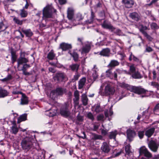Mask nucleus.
Here are the masks:
<instances>
[{
    "mask_svg": "<svg viewBox=\"0 0 159 159\" xmlns=\"http://www.w3.org/2000/svg\"><path fill=\"white\" fill-rule=\"evenodd\" d=\"M153 111L155 114L159 115V103L155 106L153 109Z\"/></svg>",
    "mask_w": 159,
    "mask_h": 159,
    "instance_id": "nucleus-45",
    "label": "nucleus"
},
{
    "mask_svg": "<svg viewBox=\"0 0 159 159\" xmlns=\"http://www.w3.org/2000/svg\"><path fill=\"white\" fill-rule=\"evenodd\" d=\"M81 99L83 104L84 106H86L88 104V98L87 96L85 94H82L81 96Z\"/></svg>",
    "mask_w": 159,
    "mask_h": 159,
    "instance_id": "nucleus-39",
    "label": "nucleus"
},
{
    "mask_svg": "<svg viewBox=\"0 0 159 159\" xmlns=\"http://www.w3.org/2000/svg\"><path fill=\"white\" fill-rule=\"evenodd\" d=\"M120 63L117 60H111L109 64L107 65V67L111 68H114L115 67L118 66Z\"/></svg>",
    "mask_w": 159,
    "mask_h": 159,
    "instance_id": "nucleus-20",
    "label": "nucleus"
},
{
    "mask_svg": "<svg viewBox=\"0 0 159 159\" xmlns=\"http://www.w3.org/2000/svg\"><path fill=\"white\" fill-rule=\"evenodd\" d=\"M33 141L32 138L30 137H26L23 139L21 143L22 148L25 150L29 151L33 146Z\"/></svg>",
    "mask_w": 159,
    "mask_h": 159,
    "instance_id": "nucleus-5",
    "label": "nucleus"
},
{
    "mask_svg": "<svg viewBox=\"0 0 159 159\" xmlns=\"http://www.w3.org/2000/svg\"><path fill=\"white\" fill-rule=\"evenodd\" d=\"M21 94L22 95V97L21 99L20 104L23 105L28 104V97L25 94L23 93Z\"/></svg>",
    "mask_w": 159,
    "mask_h": 159,
    "instance_id": "nucleus-22",
    "label": "nucleus"
},
{
    "mask_svg": "<svg viewBox=\"0 0 159 159\" xmlns=\"http://www.w3.org/2000/svg\"><path fill=\"white\" fill-rule=\"evenodd\" d=\"M97 118L98 120H102L103 119L104 116L103 115L101 114L98 116Z\"/></svg>",
    "mask_w": 159,
    "mask_h": 159,
    "instance_id": "nucleus-63",
    "label": "nucleus"
},
{
    "mask_svg": "<svg viewBox=\"0 0 159 159\" xmlns=\"http://www.w3.org/2000/svg\"><path fill=\"white\" fill-rule=\"evenodd\" d=\"M9 93L6 90L0 88V98H4L8 96Z\"/></svg>",
    "mask_w": 159,
    "mask_h": 159,
    "instance_id": "nucleus-23",
    "label": "nucleus"
},
{
    "mask_svg": "<svg viewBox=\"0 0 159 159\" xmlns=\"http://www.w3.org/2000/svg\"><path fill=\"white\" fill-rule=\"evenodd\" d=\"M139 29L140 32H141L143 35L147 33L145 30H149V29L146 26H144L143 25H140L139 26Z\"/></svg>",
    "mask_w": 159,
    "mask_h": 159,
    "instance_id": "nucleus-29",
    "label": "nucleus"
},
{
    "mask_svg": "<svg viewBox=\"0 0 159 159\" xmlns=\"http://www.w3.org/2000/svg\"><path fill=\"white\" fill-rule=\"evenodd\" d=\"M148 146L150 149L154 152H156L159 147V144L155 141L151 140L148 143Z\"/></svg>",
    "mask_w": 159,
    "mask_h": 159,
    "instance_id": "nucleus-7",
    "label": "nucleus"
},
{
    "mask_svg": "<svg viewBox=\"0 0 159 159\" xmlns=\"http://www.w3.org/2000/svg\"><path fill=\"white\" fill-rule=\"evenodd\" d=\"M144 36H145L149 41H152V37L148 35L147 33L143 34Z\"/></svg>",
    "mask_w": 159,
    "mask_h": 159,
    "instance_id": "nucleus-60",
    "label": "nucleus"
},
{
    "mask_svg": "<svg viewBox=\"0 0 159 159\" xmlns=\"http://www.w3.org/2000/svg\"><path fill=\"white\" fill-rule=\"evenodd\" d=\"M11 54L12 59H16L17 56L16 55V53L15 51L11 50Z\"/></svg>",
    "mask_w": 159,
    "mask_h": 159,
    "instance_id": "nucleus-55",
    "label": "nucleus"
},
{
    "mask_svg": "<svg viewBox=\"0 0 159 159\" xmlns=\"http://www.w3.org/2000/svg\"><path fill=\"white\" fill-rule=\"evenodd\" d=\"M99 70L97 67V66L95 65L93 66V68L92 69V71L93 73H98Z\"/></svg>",
    "mask_w": 159,
    "mask_h": 159,
    "instance_id": "nucleus-57",
    "label": "nucleus"
},
{
    "mask_svg": "<svg viewBox=\"0 0 159 159\" xmlns=\"http://www.w3.org/2000/svg\"><path fill=\"white\" fill-rule=\"evenodd\" d=\"M132 60H133L134 61L138 63H140L141 62L140 60L138 58L135 57L132 54V53L131 52L129 57V60L130 61H131Z\"/></svg>",
    "mask_w": 159,
    "mask_h": 159,
    "instance_id": "nucleus-36",
    "label": "nucleus"
},
{
    "mask_svg": "<svg viewBox=\"0 0 159 159\" xmlns=\"http://www.w3.org/2000/svg\"><path fill=\"white\" fill-rule=\"evenodd\" d=\"M121 87L127 89L131 92L138 94L146 93L148 91L141 88V87H136L124 83H120L119 84Z\"/></svg>",
    "mask_w": 159,
    "mask_h": 159,
    "instance_id": "nucleus-1",
    "label": "nucleus"
},
{
    "mask_svg": "<svg viewBox=\"0 0 159 159\" xmlns=\"http://www.w3.org/2000/svg\"><path fill=\"white\" fill-rule=\"evenodd\" d=\"M17 67L20 65L25 64L29 62V60L27 58L25 57V53H21L20 56L17 60Z\"/></svg>",
    "mask_w": 159,
    "mask_h": 159,
    "instance_id": "nucleus-10",
    "label": "nucleus"
},
{
    "mask_svg": "<svg viewBox=\"0 0 159 159\" xmlns=\"http://www.w3.org/2000/svg\"><path fill=\"white\" fill-rule=\"evenodd\" d=\"M77 121L76 122V124H79L78 122H81L83 121V118L82 116H80L79 114L77 116Z\"/></svg>",
    "mask_w": 159,
    "mask_h": 159,
    "instance_id": "nucleus-52",
    "label": "nucleus"
},
{
    "mask_svg": "<svg viewBox=\"0 0 159 159\" xmlns=\"http://www.w3.org/2000/svg\"><path fill=\"white\" fill-rule=\"evenodd\" d=\"M56 11V10L52 5H47L43 10V20H45L46 22L49 21L48 19L52 18L53 12H55Z\"/></svg>",
    "mask_w": 159,
    "mask_h": 159,
    "instance_id": "nucleus-2",
    "label": "nucleus"
},
{
    "mask_svg": "<svg viewBox=\"0 0 159 159\" xmlns=\"http://www.w3.org/2000/svg\"><path fill=\"white\" fill-rule=\"evenodd\" d=\"M86 81V79L85 77H83L80 80L79 82L78 89H82Z\"/></svg>",
    "mask_w": 159,
    "mask_h": 159,
    "instance_id": "nucleus-27",
    "label": "nucleus"
},
{
    "mask_svg": "<svg viewBox=\"0 0 159 159\" xmlns=\"http://www.w3.org/2000/svg\"><path fill=\"white\" fill-rule=\"evenodd\" d=\"M72 107L71 102H65L61 107L60 110V113L62 116L67 117L70 115V110Z\"/></svg>",
    "mask_w": 159,
    "mask_h": 159,
    "instance_id": "nucleus-4",
    "label": "nucleus"
},
{
    "mask_svg": "<svg viewBox=\"0 0 159 159\" xmlns=\"http://www.w3.org/2000/svg\"><path fill=\"white\" fill-rule=\"evenodd\" d=\"M83 19V17L82 16V15L81 14L78 13L76 15L75 20L76 21H79L80 20H82Z\"/></svg>",
    "mask_w": 159,
    "mask_h": 159,
    "instance_id": "nucleus-49",
    "label": "nucleus"
},
{
    "mask_svg": "<svg viewBox=\"0 0 159 159\" xmlns=\"http://www.w3.org/2000/svg\"><path fill=\"white\" fill-rule=\"evenodd\" d=\"M92 76L93 78V80H95L98 78V73L93 72Z\"/></svg>",
    "mask_w": 159,
    "mask_h": 159,
    "instance_id": "nucleus-61",
    "label": "nucleus"
},
{
    "mask_svg": "<svg viewBox=\"0 0 159 159\" xmlns=\"http://www.w3.org/2000/svg\"><path fill=\"white\" fill-rule=\"evenodd\" d=\"M129 17L133 20L138 21L141 20V16L138 13L134 12L130 13Z\"/></svg>",
    "mask_w": 159,
    "mask_h": 159,
    "instance_id": "nucleus-14",
    "label": "nucleus"
},
{
    "mask_svg": "<svg viewBox=\"0 0 159 159\" xmlns=\"http://www.w3.org/2000/svg\"><path fill=\"white\" fill-rule=\"evenodd\" d=\"M59 48L62 49L63 51H66L71 49L72 48V46L70 44L62 43L60 44Z\"/></svg>",
    "mask_w": 159,
    "mask_h": 159,
    "instance_id": "nucleus-15",
    "label": "nucleus"
},
{
    "mask_svg": "<svg viewBox=\"0 0 159 159\" xmlns=\"http://www.w3.org/2000/svg\"><path fill=\"white\" fill-rule=\"evenodd\" d=\"M93 108L94 109V111L96 113H99L101 111V108L98 104L95 105Z\"/></svg>",
    "mask_w": 159,
    "mask_h": 159,
    "instance_id": "nucleus-47",
    "label": "nucleus"
},
{
    "mask_svg": "<svg viewBox=\"0 0 159 159\" xmlns=\"http://www.w3.org/2000/svg\"><path fill=\"white\" fill-rule=\"evenodd\" d=\"M66 92V89L61 87H58L56 89L52 91L51 93V94L56 95V96H60L62 95Z\"/></svg>",
    "mask_w": 159,
    "mask_h": 159,
    "instance_id": "nucleus-11",
    "label": "nucleus"
},
{
    "mask_svg": "<svg viewBox=\"0 0 159 159\" xmlns=\"http://www.w3.org/2000/svg\"><path fill=\"white\" fill-rule=\"evenodd\" d=\"M30 67V65L29 64H25L23 65L21 69L20 70H22L23 72V74L25 75H31V74L26 71Z\"/></svg>",
    "mask_w": 159,
    "mask_h": 159,
    "instance_id": "nucleus-19",
    "label": "nucleus"
},
{
    "mask_svg": "<svg viewBox=\"0 0 159 159\" xmlns=\"http://www.w3.org/2000/svg\"><path fill=\"white\" fill-rule=\"evenodd\" d=\"M79 96L80 95L79 92L77 90L75 91L74 93V96L75 97V98H80Z\"/></svg>",
    "mask_w": 159,
    "mask_h": 159,
    "instance_id": "nucleus-62",
    "label": "nucleus"
},
{
    "mask_svg": "<svg viewBox=\"0 0 159 159\" xmlns=\"http://www.w3.org/2000/svg\"><path fill=\"white\" fill-rule=\"evenodd\" d=\"M106 76L111 79L114 80V72L112 73L111 69L108 70L106 71Z\"/></svg>",
    "mask_w": 159,
    "mask_h": 159,
    "instance_id": "nucleus-26",
    "label": "nucleus"
},
{
    "mask_svg": "<svg viewBox=\"0 0 159 159\" xmlns=\"http://www.w3.org/2000/svg\"><path fill=\"white\" fill-rule=\"evenodd\" d=\"M122 2L126 8H130L133 6L134 2L133 0H122Z\"/></svg>",
    "mask_w": 159,
    "mask_h": 159,
    "instance_id": "nucleus-18",
    "label": "nucleus"
},
{
    "mask_svg": "<svg viewBox=\"0 0 159 159\" xmlns=\"http://www.w3.org/2000/svg\"><path fill=\"white\" fill-rule=\"evenodd\" d=\"M135 132L134 130L129 129L127 130V137L129 142H131L133 140V139L135 136Z\"/></svg>",
    "mask_w": 159,
    "mask_h": 159,
    "instance_id": "nucleus-13",
    "label": "nucleus"
},
{
    "mask_svg": "<svg viewBox=\"0 0 159 159\" xmlns=\"http://www.w3.org/2000/svg\"><path fill=\"white\" fill-rule=\"evenodd\" d=\"M75 74V75H74L73 79H72L73 80H77L80 75L77 72Z\"/></svg>",
    "mask_w": 159,
    "mask_h": 159,
    "instance_id": "nucleus-59",
    "label": "nucleus"
},
{
    "mask_svg": "<svg viewBox=\"0 0 159 159\" xmlns=\"http://www.w3.org/2000/svg\"><path fill=\"white\" fill-rule=\"evenodd\" d=\"M12 93L14 95L19 94H21L22 93V92L19 91V87H14Z\"/></svg>",
    "mask_w": 159,
    "mask_h": 159,
    "instance_id": "nucleus-37",
    "label": "nucleus"
},
{
    "mask_svg": "<svg viewBox=\"0 0 159 159\" xmlns=\"http://www.w3.org/2000/svg\"><path fill=\"white\" fill-rule=\"evenodd\" d=\"M18 131V129L16 125L12 126L11 127V132L14 134H16Z\"/></svg>",
    "mask_w": 159,
    "mask_h": 159,
    "instance_id": "nucleus-44",
    "label": "nucleus"
},
{
    "mask_svg": "<svg viewBox=\"0 0 159 159\" xmlns=\"http://www.w3.org/2000/svg\"><path fill=\"white\" fill-rule=\"evenodd\" d=\"M91 14L89 19L87 20L85 23L87 24H91L93 22L94 17H95V14L92 9L91 10Z\"/></svg>",
    "mask_w": 159,
    "mask_h": 159,
    "instance_id": "nucleus-21",
    "label": "nucleus"
},
{
    "mask_svg": "<svg viewBox=\"0 0 159 159\" xmlns=\"http://www.w3.org/2000/svg\"><path fill=\"white\" fill-rule=\"evenodd\" d=\"M56 56V54L54 53L53 50H52L48 53L47 58L49 60H53Z\"/></svg>",
    "mask_w": 159,
    "mask_h": 159,
    "instance_id": "nucleus-24",
    "label": "nucleus"
},
{
    "mask_svg": "<svg viewBox=\"0 0 159 159\" xmlns=\"http://www.w3.org/2000/svg\"><path fill=\"white\" fill-rule=\"evenodd\" d=\"M110 49L108 48H107L103 49L100 52H98V53L101 56L108 57L110 56Z\"/></svg>",
    "mask_w": 159,
    "mask_h": 159,
    "instance_id": "nucleus-17",
    "label": "nucleus"
},
{
    "mask_svg": "<svg viewBox=\"0 0 159 159\" xmlns=\"http://www.w3.org/2000/svg\"><path fill=\"white\" fill-rule=\"evenodd\" d=\"M79 99L80 98H75L73 99V100L75 107L78 105L79 103Z\"/></svg>",
    "mask_w": 159,
    "mask_h": 159,
    "instance_id": "nucleus-56",
    "label": "nucleus"
},
{
    "mask_svg": "<svg viewBox=\"0 0 159 159\" xmlns=\"http://www.w3.org/2000/svg\"><path fill=\"white\" fill-rule=\"evenodd\" d=\"M91 42H86L84 46L82 48V52L84 53L89 52L91 49Z\"/></svg>",
    "mask_w": 159,
    "mask_h": 159,
    "instance_id": "nucleus-16",
    "label": "nucleus"
},
{
    "mask_svg": "<svg viewBox=\"0 0 159 159\" xmlns=\"http://www.w3.org/2000/svg\"><path fill=\"white\" fill-rule=\"evenodd\" d=\"M54 80L57 83H60L67 80V77L64 72H59L57 73L53 77Z\"/></svg>",
    "mask_w": 159,
    "mask_h": 159,
    "instance_id": "nucleus-6",
    "label": "nucleus"
},
{
    "mask_svg": "<svg viewBox=\"0 0 159 159\" xmlns=\"http://www.w3.org/2000/svg\"><path fill=\"white\" fill-rule=\"evenodd\" d=\"M13 20L16 23L19 25H21L23 23V20H20L16 17L14 18Z\"/></svg>",
    "mask_w": 159,
    "mask_h": 159,
    "instance_id": "nucleus-48",
    "label": "nucleus"
},
{
    "mask_svg": "<svg viewBox=\"0 0 159 159\" xmlns=\"http://www.w3.org/2000/svg\"><path fill=\"white\" fill-rule=\"evenodd\" d=\"M79 66L78 64H72L69 66V68L72 71L77 72Z\"/></svg>",
    "mask_w": 159,
    "mask_h": 159,
    "instance_id": "nucleus-25",
    "label": "nucleus"
},
{
    "mask_svg": "<svg viewBox=\"0 0 159 159\" xmlns=\"http://www.w3.org/2000/svg\"><path fill=\"white\" fill-rule=\"evenodd\" d=\"M87 117L91 120L92 121H93L94 120V117L93 114L91 112H89L87 115Z\"/></svg>",
    "mask_w": 159,
    "mask_h": 159,
    "instance_id": "nucleus-54",
    "label": "nucleus"
},
{
    "mask_svg": "<svg viewBox=\"0 0 159 159\" xmlns=\"http://www.w3.org/2000/svg\"><path fill=\"white\" fill-rule=\"evenodd\" d=\"M152 29H157L158 28L157 24L155 23H152L151 25Z\"/></svg>",
    "mask_w": 159,
    "mask_h": 159,
    "instance_id": "nucleus-58",
    "label": "nucleus"
},
{
    "mask_svg": "<svg viewBox=\"0 0 159 159\" xmlns=\"http://www.w3.org/2000/svg\"><path fill=\"white\" fill-rule=\"evenodd\" d=\"M118 132L116 130L111 132L109 134V138L110 139H113L115 140L116 136Z\"/></svg>",
    "mask_w": 159,
    "mask_h": 159,
    "instance_id": "nucleus-32",
    "label": "nucleus"
},
{
    "mask_svg": "<svg viewBox=\"0 0 159 159\" xmlns=\"http://www.w3.org/2000/svg\"><path fill=\"white\" fill-rule=\"evenodd\" d=\"M105 84H107L105 86L104 90L105 95H108L110 94H113L115 91L114 88L111 86L110 84L107 82H106Z\"/></svg>",
    "mask_w": 159,
    "mask_h": 159,
    "instance_id": "nucleus-8",
    "label": "nucleus"
},
{
    "mask_svg": "<svg viewBox=\"0 0 159 159\" xmlns=\"http://www.w3.org/2000/svg\"><path fill=\"white\" fill-rule=\"evenodd\" d=\"M22 31L25 34L26 36L27 37H31L33 35L32 32L30 29L23 30Z\"/></svg>",
    "mask_w": 159,
    "mask_h": 159,
    "instance_id": "nucleus-34",
    "label": "nucleus"
},
{
    "mask_svg": "<svg viewBox=\"0 0 159 159\" xmlns=\"http://www.w3.org/2000/svg\"><path fill=\"white\" fill-rule=\"evenodd\" d=\"M114 80H117V74H120L121 73L122 71L119 69H116L114 72Z\"/></svg>",
    "mask_w": 159,
    "mask_h": 159,
    "instance_id": "nucleus-43",
    "label": "nucleus"
},
{
    "mask_svg": "<svg viewBox=\"0 0 159 159\" xmlns=\"http://www.w3.org/2000/svg\"><path fill=\"white\" fill-rule=\"evenodd\" d=\"M144 131H139L138 132V136L140 139L143 138L144 135Z\"/></svg>",
    "mask_w": 159,
    "mask_h": 159,
    "instance_id": "nucleus-53",
    "label": "nucleus"
},
{
    "mask_svg": "<svg viewBox=\"0 0 159 159\" xmlns=\"http://www.w3.org/2000/svg\"><path fill=\"white\" fill-rule=\"evenodd\" d=\"M45 24L43 23H41L39 24V27L41 28H49L50 26V25H47V22Z\"/></svg>",
    "mask_w": 159,
    "mask_h": 159,
    "instance_id": "nucleus-51",
    "label": "nucleus"
},
{
    "mask_svg": "<svg viewBox=\"0 0 159 159\" xmlns=\"http://www.w3.org/2000/svg\"><path fill=\"white\" fill-rule=\"evenodd\" d=\"M102 28L108 29L114 34L119 36H125L126 35L123 33L121 30L118 28L114 27L110 22L104 21L102 24Z\"/></svg>",
    "mask_w": 159,
    "mask_h": 159,
    "instance_id": "nucleus-3",
    "label": "nucleus"
},
{
    "mask_svg": "<svg viewBox=\"0 0 159 159\" xmlns=\"http://www.w3.org/2000/svg\"><path fill=\"white\" fill-rule=\"evenodd\" d=\"M129 71L128 73V74L131 75V74H133L135 71H136L135 67L134 66V65L133 64L129 66Z\"/></svg>",
    "mask_w": 159,
    "mask_h": 159,
    "instance_id": "nucleus-41",
    "label": "nucleus"
},
{
    "mask_svg": "<svg viewBox=\"0 0 159 159\" xmlns=\"http://www.w3.org/2000/svg\"><path fill=\"white\" fill-rule=\"evenodd\" d=\"M27 117V115L26 114H23L20 116L18 119L17 123H19L22 121L26 120Z\"/></svg>",
    "mask_w": 159,
    "mask_h": 159,
    "instance_id": "nucleus-33",
    "label": "nucleus"
},
{
    "mask_svg": "<svg viewBox=\"0 0 159 159\" xmlns=\"http://www.w3.org/2000/svg\"><path fill=\"white\" fill-rule=\"evenodd\" d=\"M140 155H143L145 157L150 159L152 157V154L144 147H142L139 150Z\"/></svg>",
    "mask_w": 159,
    "mask_h": 159,
    "instance_id": "nucleus-9",
    "label": "nucleus"
},
{
    "mask_svg": "<svg viewBox=\"0 0 159 159\" xmlns=\"http://www.w3.org/2000/svg\"><path fill=\"white\" fill-rule=\"evenodd\" d=\"M151 85L157 89L159 87V84L156 82H152L151 83Z\"/></svg>",
    "mask_w": 159,
    "mask_h": 159,
    "instance_id": "nucleus-64",
    "label": "nucleus"
},
{
    "mask_svg": "<svg viewBox=\"0 0 159 159\" xmlns=\"http://www.w3.org/2000/svg\"><path fill=\"white\" fill-rule=\"evenodd\" d=\"M131 76L133 78L135 79H141L143 77V76L138 71L132 74Z\"/></svg>",
    "mask_w": 159,
    "mask_h": 159,
    "instance_id": "nucleus-31",
    "label": "nucleus"
},
{
    "mask_svg": "<svg viewBox=\"0 0 159 159\" xmlns=\"http://www.w3.org/2000/svg\"><path fill=\"white\" fill-rule=\"evenodd\" d=\"M21 12L20 15L21 17H25L27 15L28 13L27 11L25 10L24 9L20 10Z\"/></svg>",
    "mask_w": 159,
    "mask_h": 159,
    "instance_id": "nucleus-46",
    "label": "nucleus"
},
{
    "mask_svg": "<svg viewBox=\"0 0 159 159\" xmlns=\"http://www.w3.org/2000/svg\"><path fill=\"white\" fill-rule=\"evenodd\" d=\"M74 14V10L71 8H69L67 10V16L69 19H71Z\"/></svg>",
    "mask_w": 159,
    "mask_h": 159,
    "instance_id": "nucleus-28",
    "label": "nucleus"
},
{
    "mask_svg": "<svg viewBox=\"0 0 159 159\" xmlns=\"http://www.w3.org/2000/svg\"><path fill=\"white\" fill-rule=\"evenodd\" d=\"M47 115L49 116H53L56 115V112L52 111L51 110L47 111Z\"/></svg>",
    "mask_w": 159,
    "mask_h": 159,
    "instance_id": "nucleus-50",
    "label": "nucleus"
},
{
    "mask_svg": "<svg viewBox=\"0 0 159 159\" xmlns=\"http://www.w3.org/2000/svg\"><path fill=\"white\" fill-rule=\"evenodd\" d=\"M94 155H96L97 157H99L100 159L102 158L103 157L105 156V155L102 154V153L101 154L100 153L99 149H97L94 151Z\"/></svg>",
    "mask_w": 159,
    "mask_h": 159,
    "instance_id": "nucleus-40",
    "label": "nucleus"
},
{
    "mask_svg": "<svg viewBox=\"0 0 159 159\" xmlns=\"http://www.w3.org/2000/svg\"><path fill=\"white\" fill-rule=\"evenodd\" d=\"M102 137L100 135L93 134L92 139L93 140L99 139L102 140Z\"/></svg>",
    "mask_w": 159,
    "mask_h": 159,
    "instance_id": "nucleus-42",
    "label": "nucleus"
},
{
    "mask_svg": "<svg viewBox=\"0 0 159 159\" xmlns=\"http://www.w3.org/2000/svg\"><path fill=\"white\" fill-rule=\"evenodd\" d=\"M154 131L155 129L154 128H150L146 131L145 135L148 137H150L153 134Z\"/></svg>",
    "mask_w": 159,
    "mask_h": 159,
    "instance_id": "nucleus-30",
    "label": "nucleus"
},
{
    "mask_svg": "<svg viewBox=\"0 0 159 159\" xmlns=\"http://www.w3.org/2000/svg\"><path fill=\"white\" fill-rule=\"evenodd\" d=\"M68 53L73 57L74 60L75 61H78L79 56L77 52H71V51H69L68 52Z\"/></svg>",
    "mask_w": 159,
    "mask_h": 159,
    "instance_id": "nucleus-35",
    "label": "nucleus"
},
{
    "mask_svg": "<svg viewBox=\"0 0 159 159\" xmlns=\"http://www.w3.org/2000/svg\"><path fill=\"white\" fill-rule=\"evenodd\" d=\"M111 150L110 147L108 144L106 142L103 143L101 147L102 153L105 156L106 154L108 153Z\"/></svg>",
    "mask_w": 159,
    "mask_h": 159,
    "instance_id": "nucleus-12",
    "label": "nucleus"
},
{
    "mask_svg": "<svg viewBox=\"0 0 159 159\" xmlns=\"http://www.w3.org/2000/svg\"><path fill=\"white\" fill-rule=\"evenodd\" d=\"M131 146L130 144H128L125 146V150L126 154L128 155H130L132 153L130 150Z\"/></svg>",
    "mask_w": 159,
    "mask_h": 159,
    "instance_id": "nucleus-38",
    "label": "nucleus"
}]
</instances>
